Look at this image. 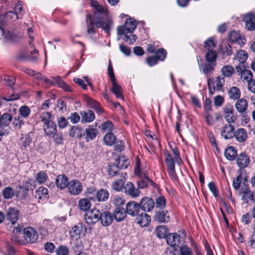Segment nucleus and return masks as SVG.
I'll return each mask as SVG.
<instances>
[{"mask_svg":"<svg viewBox=\"0 0 255 255\" xmlns=\"http://www.w3.org/2000/svg\"><path fill=\"white\" fill-rule=\"evenodd\" d=\"M91 4L95 10L93 17L95 18V26L97 28H102L105 32L109 34L113 23L112 16L107 8L95 0H92Z\"/></svg>","mask_w":255,"mask_h":255,"instance_id":"f257e3e1","label":"nucleus"},{"mask_svg":"<svg viewBox=\"0 0 255 255\" xmlns=\"http://www.w3.org/2000/svg\"><path fill=\"white\" fill-rule=\"evenodd\" d=\"M136 21L132 18L128 19L124 25H121L117 28V34L119 40L122 35H124V40L129 44L133 43L136 40V36L133 34V31L136 27Z\"/></svg>","mask_w":255,"mask_h":255,"instance_id":"f03ea898","label":"nucleus"},{"mask_svg":"<svg viewBox=\"0 0 255 255\" xmlns=\"http://www.w3.org/2000/svg\"><path fill=\"white\" fill-rule=\"evenodd\" d=\"M134 174L139 177H144V179L140 180L137 182L138 187L140 189H143L147 186L148 183L152 182V180L146 175V171L141 167L138 160L136 161L134 168Z\"/></svg>","mask_w":255,"mask_h":255,"instance_id":"7ed1b4c3","label":"nucleus"},{"mask_svg":"<svg viewBox=\"0 0 255 255\" xmlns=\"http://www.w3.org/2000/svg\"><path fill=\"white\" fill-rule=\"evenodd\" d=\"M24 238V244L25 243L33 244L35 243L38 238L36 231L32 227L25 228L23 230Z\"/></svg>","mask_w":255,"mask_h":255,"instance_id":"20e7f679","label":"nucleus"},{"mask_svg":"<svg viewBox=\"0 0 255 255\" xmlns=\"http://www.w3.org/2000/svg\"><path fill=\"white\" fill-rule=\"evenodd\" d=\"M101 212L99 210L93 208L87 211L85 214L86 223L89 225H93L100 220Z\"/></svg>","mask_w":255,"mask_h":255,"instance_id":"39448f33","label":"nucleus"},{"mask_svg":"<svg viewBox=\"0 0 255 255\" xmlns=\"http://www.w3.org/2000/svg\"><path fill=\"white\" fill-rule=\"evenodd\" d=\"M224 116L228 124L234 123L238 119V115L234 113L233 107L231 105H227L223 109Z\"/></svg>","mask_w":255,"mask_h":255,"instance_id":"423d86ee","label":"nucleus"},{"mask_svg":"<svg viewBox=\"0 0 255 255\" xmlns=\"http://www.w3.org/2000/svg\"><path fill=\"white\" fill-rule=\"evenodd\" d=\"M67 188L70 194L77 195L81 192L83 186L78 180H72L69 182Z\"/></svg>","mask_w":255,"mask_h":255,"instance_id":"0eeeda50","label":"nucleus"},{"mask_svg":"<svg viewBox=\"0 0 255 255\" xmlns=\"http://www.w3.org/2000/svg\"><path fill=\"white\" fill-rule=\"evenodd\" d=\"M243 21L245 23L246 28L250 31L255 30V15L249 12L244 15Z\"/></svg>","mask_w":255,"mask_h":255,"instance_id":"6e6552de","label":"nucleus"},{"mask_svg":"<svg viewBox=\"0 0 255 255\" xmlns=\"http://www.w3.org/2000/svg\"><path fill=\"white\" fill-rule=\"evenodd\" d=\"M84 100L89 108L94 109L98 114L100 115L103 113L104 110L100 106L98 102L88 96L84 97Z\"/></svg>","mask_w":255,"mask_h":255,"instance_id":"1a4fd4ad","label":"nucleus"},{"mask_svg":"<svg viewBox=\"0 0 255 255\" xmlns=\"http://www.w3.org/2000/svg\"><path fill=\"white\" fill-rule=\"evenodd\" d=\"M155 203L153 200L148 197L143 198L140 202V207L144 212H150L154 208Z\"/></svg>","mask_w":255,"mask_h":255,"instance_id":"9d476101","label":"nucleus"},{"mask_svg":"<svg viewBox=\"0 0 255 255\" xmlns=\"http://www.w3.org/2000/svg\"><path fill=\"white\" fill-rule=\"evenodd\" d=\"M235 132L234 127L229 124L225 125L221 129V135L226 139H231L234 137Z\"/></svg>","mask_w":255,"mask_h":255,"instance_id":"9b49d317","label":"nucleus"},{"mask_svg":"<svg viewBox=\"0 0 255 255\" xmlns=\"http://www.w3.org/2000/svg\"><path fill=\"white\" fill-rule=\"evenodd\" d=\"M229 39L231 42L237 43L240 45H244L246 41L245 38L241 36L240 32L235 30L229 33Z\"/></svg>","mask_w":255,"mask_h":255,"instance_id":"f8f14e48","label":"nucleus"},{"mask_svg":"<svg viewBox=\"0 0 255 255\" xmlns=\"http://www.w3.org/2000/svg\"><path fill=\"white\" fill-rule=\"evenodd\" d=\"M139 211V205L134 201L128 202L126 205V213L134 217L137 215Z\"/></svg>","mask_w":255,"mask_h":255,"instance_id":"ddd939ff","label":"nucleus"},{"mask_svg":"<svg viewBox=\"0 0 255 255\" xmlns=\"http://www.w3.org/2000/svg\"><path fill=\"white\" fill-rule=\"evenodd\" d=\"M155 221L158 223H167L170 220V217L166 210L156 211L154 217Z\"/></svg>","mask_w":255,"mask_h":255,"instance_id":"4468645a","label":"nucleus"},{"mask_svg":"<svg viewBox=\"0 0 255 255\" xmlns=\"http://www.w3.org/2000/svg\"><path fill=\"white\" fill-rule=\"evenodd\" d=\"M124 188L125 192L132 197H137L140 194L139 190L136 188L131 182L127 183Z\"/></svg>","mask_w":255,"mask_h":255,"instance_id":"2eb2a0df","label":"nucleus"},{"mask_svg":"<svg viewBox=\"0 0 255 255\" xmlns=\"http://www.w3.org/2000/svg\"><path fill=\"white\" fill-rule=\"evenodd\" d=\"M234 137L238 142H244L248 138L247 131L245 128H239L235 131Z\"/></svg>","mask_w":255,"mask_h":255,"instance_id":"dca6fc26","label":"nucleus"},{"mask_svg":"<svg viewBox=\"0 0 255 255\" xmlns=\"http://www.w3.org/2000/svg\"><path fill=\"white\" fill-rule=\"evenodd\" d=\"M250 162V157L245 153H241L237 157V164L240 168L247 167Z\"/></svg>","mask_w":255,"mask_h":255,"instance_id":"f3484780","label":"nucleus"},{"mask_svg":"<svg viewBox=\"0 0 255 255\" xmlns=\"http://www.w3.org/2000/svg\"><path fill=\"white\" fill-rule=\"evenodd\" d=\"M236 109L240 114L246 113L248 107V103L244 98H240L237 100L235 105Z\"/></svg>","mask_w":255,"mask_h":255,"instance_id":"a211bd4d","label":"nucleus"},{"mask_svg":"<svg viewBox=\"0 0 255 255\" xmlns=\"http://www.w3.org/2000/svg\"><path fill=\"white\" fill-rule=\"evenodd\" d=\"M180 236L177 233H171L167 235V243L171 247L178 246L180 242Z\"/></svg>","mask_w":255,"mask_h":255,"instance_id":"6ab92c4d","label":"nucleus"},{"mask_svg":"<svg viewBox=\"0 0 255 255\" xmlns=\"http://www.w3.org/2000/svg\"><path fill=\"white\" fill-rule=\"evenodd\" d=\"M45 134L49 137H54L57 133L56 125L53 122H50L43 127Z\"/></svg>","mask_w":255,"mask_h":255,"instance_id":"aec40b11","label":"nucleus"},{"mask_svg":"<svg viewBox=\"0 0 255 255\" xmlns=\"http://www.w3.org/2000/svg\"><path fill=\"white\" fill-rule=\"evenodd\" d=\"M216 66L215 62H208L202 66L201 64H199V68L201 71L206 75H208L212 73L215 70Z\"/></svg>","mask_w":255,"mask_h":255,"instance_id":"412c9836","label":"nucleus"},{"mask_svg":"<svg viewBox=\"0 0 255 255\" xmlns=\"http://www.w3.org/2000/svg\"><path fill=\"white\" fill-rule=\"evenodd\" d=\"M205 121L207 125H213L216 121H218L221 119V116L218 113L212 114L211 112L205 113Z\"/></svg>","mask_w":255,"mask_h":255,"instance_id":"4be33fe9","label":"nucleus"},{"mask_svg":"<svg viewBox=\"0 0 255 255\" xmlns=\"http://www.w3.org/2000/svg\"><path fill=\"white\" fill-rule=\"evenodd\" d=\"M138 224L141 227H144L148 226L150 221V217L146 213H141L136 217Z\"/></svg>","mask_w":255,"mask_h":255,"instance_id":"5701e85b","label":"nucleus"},{"mask_svg":"<svg viewBox=\"0 0 255 255\" xmlns=\"http://www.w3.org/2000/svg\"><path fill=\"white\" fill-rule=\"evenodd\" d=\"M18 218V211L13 208H10L6 213V219L12 224H14Z\"/></svg>","mask_w":255,"mask_h":255,"instance_id":"b1692460","label":"nucleus"},{"mask_svg":"<svg viewBox=\"0 0 255 255\" xmlns=\"http://www.w3.org/2000/svg\"><path fill=\"white\" fill-rule=\"evenodd\" d=\"M57 188L60 189H64L68 185V178L64 175H59L55 180Z\"/></svg>","mask_w":255,"mask_h":255,"instance_id":"393cba45","label":"nucleus"},{"mask_svg":"<svg viewBox=\"0 0 255 255\" xmlns=\"http://www.w3.org/2000/svg\"><path fill=\"white\" fill-rule=\"evenodd\" d=\"M100 220L102 225L104 226H108L112 224L113 219L111 213L108 211H106L102 214L101 213Z\"/></svg>","mask_w":255,"mask_h":255,"instance_id":"a878e982","label":"nucleus"},{"mask_svg":"<svg viewBox=\"0 0 255 255\" xmlns=\"http://www.w3.org/2000/svg\"><path fill=\"white\" fill-rule=\"evenodd\" d=\"M81 115L83 123H91L95 119L94 113L91 110L83 111L81 112Z\"/></svg>","mask_w":255,"mask_h":255,"instance_id":"bb28decb","label":"nucleus"},{"mask_svg":"<svg viewBox=\"0 0 255 255\" xmlns=\"http://www.w3.org/2000/svg\"><path fill=\"white\" fill-rule=\"evenodd\" d=\"M95 18L92 17V15L90 14L87 15V32L89 34L93 35L95 33V29L94 27L95 25Z\"/></svg>","mask_w":255,"mask_h":255,"instance_id":"cd10ccee","label":"nucleus"},{"mask_svg":"<svg viewBox=\"0 0 255 255\" xmlns=\"http://www.w3.org/2000/svg\"><path fill=\"white\" fill-rule=\"evenodd\" d=\"M20 227H16L13 229L11 239V240L16 244L24 245V241L20 238Z\"/></svg>","mask_w":255,"mask_h":255,"instance_id":"c85d7f7f","label":"nucleus"},{"mask_svg":"<svg viewBox=\"0 0 255 255\" xmlns=\"http://www.w3.org/2000/svg\"><path fill=\"white\" fill-rule=\"evenodd\" d=\"M126 217V211L121 207H117L114 212V217L117 222L122 221Z\"/></svg>","mask_w":255,"mask_h":255,"instance_id":"c756f323","label":"nucleus"},{"mask_svg":"<svg viewBox=\"0 0 255 255\" xmlns=\"http://www.w3.org/2000/svg\"><path fill=\"white\" fill-rule=\"evenodd\" d=\"M109 197V193L107 189H101L96 192V198L98 202H105L108 199Z\"/></svg>","mask_w":255,"mask_h":255,"instance_id":"7c9ffc66","label":"nucleus"},{"mask_svg":"<svg viewBox=\"0 0 255 255\" xmlns=\"http://www.w3.org/2000/svg\"><path fill=\"white\" fill-rule=\"evenodd\" d=\"M35 197L39 200L47 199L48 197V190L44 187L38 188L35 191Z\"/></svg>","mask_w":255,"mask_h":255,"instance_id":"2f4dec72","label":"nucleus"},{"mask_svg":"<svg viewBox=\"0 0 255 255\" xmlns=\"http://www.w3.org/2000/svg\"><path fill=\"white\" fill-rule=\"evenodd\" d=\"M84 134L83 129L79 126L72 127L69 131V135L72 137L80 138Z\"/></svg>","mask_w":255,"mask_h":255,"instance_id":"473e14b6","label":"nucleus"},{"mask_svg":"<svg viewBox=\"0 0 255 255\" xmlns=\"http://www.w3.org/2000/svg\"><path fill=\"white\" fill-rule=\"evenodd\" d=\"M86 141L93 140L97 136V130L93 126H90L86 129Z\"/></svg>","mask_w":255,"mask_h":255,"instance_id":"72a5a7b5","label":"nucleus"},{"mask_svg":"<svg viewBox=\"0 0 255 255\" xmlns=\"http://www.w3.org/2000/svg\"><path fill=\"white\" fill-rule=\"evenodd\" d=\"M225 156L229 160H233L237 156V150L233 146H229L225 151Z\"/></svg>","mask_w":255,"mask_h":255,"instance_id":"f704fd0d","label":"nucleus"},{"mask_svg":"<svg viewBox=\"0 0 255 255\" xmlns=\"http://www.w3.org/2000/svg\"><path fill=\"white\" fill-rule=\"evenodd\" d=\"M228 95L230 99L236 100L240 99L241 96V92L238 88L234 86L229 89L228 91Z\"/></svg>","mask_w":255,"mask_h":255,"instance_id":"c9c22d12","label":"nucleus"},{"mask_svg":"<svg viewBox=\"0 0 255 255\" xmlns=\"http://www.w3.org/2000/svg\"><path fill=\"white\" fill-rule=\"evenodd\" d=\"M112 92L115 95L117 98L123 99V96L121 92V86L116 82V80L112 81Z\"/></svg>","mask_w":255,"mask_h":255,"instance_id":"e433bc0d","label":"nucleus"},{"mask_svg":"<svg viewBox=\"0 0 255 255\" xmlns=\"http://www.w3.org/2000/svg\"><path fill=\"white\" fill-rule=\"evenodd\" d=\"M167 232L168 230L166 227L163 225L158 226L155 230L156 236L160 239L166 237Z\"/></svg>","mask_w":255,"mask_h":255,"instance_id":"4c0bfd02","label":"nucleus"},{"mask_svg":"<svg viewBox=\"0 0 255 255\" xmlns=\"http://www.w3.org/2000/svg\"><path fill=\"white\" fill-rule=\"evenodd\" d=\"M82 231V227L81 225H76L73 227L70 231V235L72 238L78 240L80 238Z\"/></svg>","mask_w":255,"mask_h":255,"instance_id":"58836bf2","label":"nucleus"},{"mask_svg":"<svg viewBox=\"0 0 255 255\" xmlns=\"http://www.w3.org/2000/svg\"><path fill=\"white\" fill-rule=\"evenodd\" d=\"M165 155V161L167 165V170L175 168L174 161L169 153L165 150L164 152Z\"/></svg>","mask_w":255,"mask_h":255,"instance_id":"ea45409f","label":"nucleus"},{"mask_svg":"<svg viewBox=\"0 0 255 255\" xmlns=\"http://www.w3.org/2000/svg\"><path fill=\"white\" fill-rule=\"evenodd\" d=\"M2 195L5 199H11L14 195V190L11 187H6L2 191Z\"/></svg>","mask_w":255,"mask_h":255,"instance_id":"a19ab883","label":"nucleus"},{"mask_svg":"<svg viewBox=\"0 0 255 255\" xmlns=\"http://www.w3.org/2000/svg\"><path fill=\"white\" fill-rule=\"evenodd\" d=\"M116 165L119 169H126L129 165V161L124 156H120L117 161Z\"/></svg>","mask_w":255,"mask_h":255,"instance_id":"79ce46f5","label":"nucleus"},{"mask_svg":"<svg viewBox=\"0 0 255 255\" xmlns=\"http://www.w3.org/2000/svg\"><path fill=\"white\" fill-rule=\"evenodd\" d=\"M91 204L90 201L86 198L80 199L78 202V206L79 208L83 211L86 212L89 210L91 207Z\"/></svg>","mask_w":255,"mask_h":255,"instance_id":"37998d69","label":"nucleus"},{"mask_svg":"<svg viewBox=\"0 0 255 255\" xmlns=\"http://www.w3.org/2000/svg\"><path fill=\"white\" fill-rule=\"evenodd\" d=\"M22 70L29 76L34 77L37 80L42 81L44 76L41 73L36 72L33 70L27 68H23Z\"/></svg>","mask_w":255,"mask_h":255,"instance_id":"c03bdc74","label":"nucleus"},{"mask_svg":"<svg viewBox=\"0 0 255 255\" xmlns=\"http://www.w3.org/2000/svg\"><path fill=\"white\" fill-rule=\"evenodd\" d=\"M35 179L39 184H43L48 180V176L45 172L40 171L36 174Z\"/></svg>","mask_w":255,"mask_h":255,"instance_id":"a18cd8bd","label":"nucleus"},{"mask_svg":"<svg viewBox=\"0 0 255 255\" xmlns=\"http://www.w3.org/2000/svg\"><path fill=\"white\" fill-rule=\"evenodd\" d=\"M21 148H26L31 142L32 138L29 134H22L20 137Z\"/></svg>","mask_w":255,"mask_h":255,"instance_id":"49530a36","label":"nucleus"},{"mask_svg":"<svg viewBox=\"0 0 255 255\" xmlns=\"http://www.w3.org/2000/svg\"><path fill=\"white\" fill-rule=\"evenodd\" d=\"M248 57V54L246 51L243 50H239L237 52L235 59H237L240 63H244Z\"/></svg>","mask_w":255,"mask_h":255,"instance_id":"de8ad7c7","label":"nucleus"},{"mask_svg":"<svg viewBox=\"0 0 255 255\" xmlns=\"http://www.w3.org/2000/svg\"><path fill=\"white\" fill-rule=\"evenodd\" d=\"M12 116L8 113H5L0 116V125L7 126L12 120Z\"/></svg>","mask_w":255,"mask_h":255,"instance_id":"09e8293b","label":"nucleus"},{"mask_svg":"<svg viewBox=\"0 0 255 255\" xmlns=\"http://www.w3.org/2000/svg\"><path fill=\"white\" fill-rule=\"evenodd\" d=\"M125 181L123 179L115 180L112 184V188L115 191L120 192L124 188Z\"/></svg>","mask_w":255,"mask_h":255,"instance_id":"8fccbe9b","label":"nucleus"},{"mask_svg":"<svg viewBox=\"0 0 255 255\" xmlns=\"http://www.w3.org/2000/svg\"><path fill=\"white\" fill-rule=\"evenodd\" d=\"M205 49L206 50H215L216 45V41L214 37H210L205 42Z\"/></svg>","mask_w":255,"mask_h":255,"instance_id":"3c124183","label":"nucleus"},{"mask_svg":"<svg viewBox=\"0 0 255 255\" xmlns=\"http://www.w3.org/2000/svg\"><path fill=\"white\" fill-rule=\"evenodd\" d=\"M234 69L233 67L230 65H225L221 69V73L224 77H230L234 73Z\"/></svg>","mask_w":255,"mask_h":255,"instance_id":"603ef678","label":"nucleus"},{"mask_svg":"<svg viewBox=\"0 0 255 255\" xmlns=\"http://www.w3.org/2000/svg\"><path fill=\"white\" fill-rule=\"evenodd\" d=\"M116 137L111 132H108L104 137V141L107 145H112L115 143Z\"/></svg>","mask_w":255,"mask_h":255,"instance_id":"864d4df0","label":"nucleus"},{"mask_svg":"<svg viewBox=\"0 0 255 255\" xmlns=\"http://www.w3.org/2000/svg\"><path fill=\"white\" fill-rule=\"evenodd\" d=\"M207 52L206 54V60L208 62H215L216 58L217 53L215 50H207Z\"/></svg>","mask_w":255,"mask_h":255,"instance_id":"5fc2aeb1","label":"nucleus"},{"mask_svg":"<svg viewBox=\"0 0 255 255\" xmlns=\"http://www.w3.org/2000/svg\"><path fill=\"white\" fill-rule=\"evenodd\" d=\"M252 194V192H251L247 187H246L244 189L242 190L240 192V194L242 195V199L246 203L248 202L249 200H251V197L249 195Z\"/></svg>","mask_w":255,"mask_h":255,"instance_id":"6e6d98bb","label":"nucleus"},{"mask_svg":"<svg viewBox=\"0 0 255 255\" xmlns=\"http://www.w3.org/2000/svg\"><path fill=\"white\" fill-rule=\"evenodd\" d=\"M13 39V33L11 32L5 31L0 26V39L11 40Z\"/></svg>","mask_w":255,"mask_h":255,"instance_id":"4d7b16f0","label":"nucleus"},{"mask_svg":"<svg viewBox=\"0 0 255 255\" xmlns=\"http://www.w3.org/2000/svg\"><path fill=\"white\" fill-rule=\"evenodd\" d=\"M4 18L6 19V20L1 22V23L3 24L7 21H15V20L18 18V16L17 15V14L14 11H10L5 13Z\"/></svg>","mask_w":255,"mask_h":255,"instance_id":"13d9d810","label":"nucleus"},{"mask_svg":"<svg viewBox=\"0 0 255 255\" xmlns=\"http://www.w3.org/2000/svg\"><path fill=\"white\" fill-rule=\"evenodd\" d=\"M214 83L217 90H221L225 83L224 78L218 76L215 79L214 78Z\"/></svg>","mask_w":255,"mask_h":255,"instance_id":"bf43d9fd","label":"nucleus"},{"mask_svg":"<svg viewBox=\"0 0 255 255\" xmlns=\"http://www.w3.org/2000/svg\"><path fill=\"white\" fill-rule=\"evenodd\" d=\"M24 123L22 118L19 116L15 117L12 122V125L16 129H19Z\"/></svg>","mask_w":255,"mask_h":255,"instance_id":"052dcab7","label":"nucleus"},{"mask_svg":"<svg viewBox=\"0 0 255 255\" xmlns=\"http://www.w3.org/2000/svg\"><path fill=\"white\" fill-rule=\"evenodd\" d=\"M155 206L159 209H163L166 206V199L163 196H160L155 200Z\"/></svg>","mask_w":255,"mask_h":255,"instance_id":"680f3d73","label":"nucleus"},{"mask_svg":"<svg viewBox=\"0 0 255 255\" xmlns=\"http://www.w3.org/2000/svg\"><path fill=\"white\" fill-rule=\"evenodd\" d=\"M241 78L244 81H246L248 82L251 81L253 77L252 72L250 70H245L241 72Z\"/></svg>","mask_w":255,"mask_h":255,"instance_id":"e2e57ef3","label":"nucleus"},{"mask_svg":"<svg viewBox=\"0 0 255 255\" xmlns=\"http://www.w3.org/2000/svg\"><path fill=\"white\" fill-rule=\"evenodd\" d=\"M40 118L44 123V125L52 122L51 121V115L50 113L47 112L42 113L40 115Z\"/></svg>","mask_w":255,"mask_h":255,"instance_id":"0e129e2a","label":"nucleus"},{"mask_svg":"<svg viewBox=\"0 0 255 255\" xmlns=\"http://www.w3.org/2000/svg\"><path fill=\"white\" fill-rule=\"evenodd\" d=\"M119 171V167L117 165H110L108 169V175L111 177H114L118 174Z\"/></svg>","mask_w":255,"mask_h":255,"instance_id":"69168bd1","label":"nucleus"},{"mask_svg":"<svg viewBox=\"0 0 255 255\" xmlns=\"http://www.w3.org/2000/svg\"><path fill=\"white\" fill-rule=\"evenodd\" d=\"M19 112L22 117L25 118L28 117L30 113V110L28 107L23 106L19 108Z\"/></svg>","mask_w":255,"mask_h":255,"instance_id":"338daca9","label":"nucleus"},{"mask_svg":"<svg viewBox=\"0 0 255 255\" xmlns=\"http://www.w3.org/2000/svg\"><path fill=\"white\" fill-rule=\"evenodd\" d=\"M180 253L181 255H192L191 249L186 245L182 246L180 248Z\"/></svg>","mask_w":255,"mask_h":255,"instance_id":"774afa93","label":"nucleus"}]
</instances>
